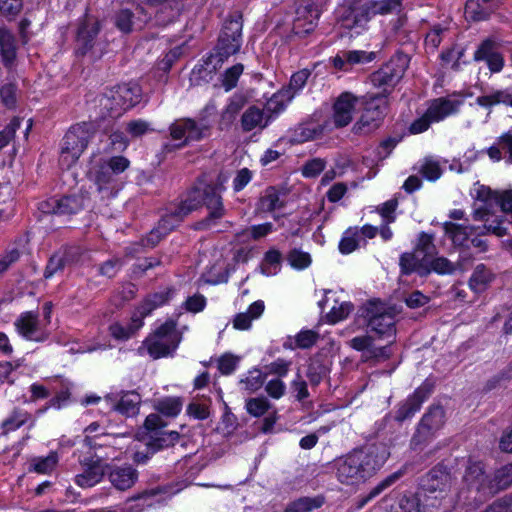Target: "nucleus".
<instances>
[{"mask_svg": "<svg viewBox=\"0 0 512 512\" xmlns=\"http://www.w3.org/2000/svg\"><path fill=\"white\" fill-rule=\"evenodd\" d=\"M265 377L259 370H253L248 373L246 378L241 380V384L244 385L245 391L248 393H253L259 390L263 383Z\"/></svg>", "mask_w": 512, "mask_h": 512, "instance_id": "09e8293b", "label": "nucleus"}, {"mask_svg": "<svg viewBox=\"0 0 512 512\" xmlns=\"http://www.w3.org/2000/svg\"><path fill=\"white\" fill-rule=\"evenodd\" d=\"M512 378V363L503 369L499 374L493 376L487 381L486 387L491 390L498 386H501Z\"/></svg>", "mask_w": 512, "mask_h": 512, "instance_id": "680f3d73", "label": "nucleus"}, {"mask_svg": "<svg viewBox=\"0 0 512 512\" xmlns=\"http://www.w3.org/2000/svg\"><path fill=\"white\" fill-rule=\"evenodd\" d=\"M115 25L123 33L132 31L134 25V15L129 9L120 10L115 16Z\"/></svg>", "mask_w": 512, "mask_h": 512, "instance_id": "8fccbe9b", "label": "nucleus"}, {"mask_svg": "<svg viewBox=\"0 0 512 512\" xmlns=\"http://www.w3.org/2000/svg\"><path fill=\"white\" fill-rule=\"evenodd\" d=\"M167 423L159 414H150L144 422L145 433L143 440L148 450L158 452L175 446L180 440V433L166 430Z\"/></svg>", "mask_w": 512, "mask_h": 512, "instance_id": "0eeeda50", "label": "nucleus"}, {"mask_svg": "<svg viewBox=\"0 0 512 512\" xmlns=\"http://www.w3.org/2000/svg\"><path fill=\"white\" fill-rule=\"evenodd\" d=\"M418 256V261L424 259H430L437 254V248L434 244V235L421 232L418 236L417 243L414 248V252Z\"/></svg>", "mask_w": 512, "mask_h": 512, "instance_id": "7c9ffc66", "label": "nucleus"}, {"mask_svg": "<svg viewBox=\"0 0 512 512\" xmlns=\"http://www.w3.org/2000/svg\"><path fill=\"white\" fill-rule=\"evenodd\" d=\"M182 405L183 402L180 398L170 397L160 400L156 408L165 416L175 417L180 413Z\"/></svg>", "mask_w": 512, "mask_h": 512, "instance_id": "c03bdc74", "label": "nucleus"}, {"mask_svg": "<svg viewBox=\"0 0 512 512\" xmlns=\"http://www.w3.org/2000/svg\"><path fill=\"white\" fill-rule=\"evenodd\" d=\"M169 295V291H162L150 295L146 299V301L140 306L138 311L139 316L143 319L145 316L149 315L153 309L165 304L169 299Z\"/></svg>", "mask_w": 512, "mask_h": 512, "instance_id": "58836bf2", "label": "nucleus"}, {"mask_svg": "<svg viewBox=\"0 0 512 512\" xmlns=\"http://www.w3.org/2000/svg\"><path fill=\"white\" fill-rule=\"evenodd\" d=\"M443 229L452 242L458 246H464L468 242L469 235L474 230L473 227L462 226L453 222H445Z\"/></svg>", "mask_w": 512, "mask_h": 512, "instance_id": "f704fd0d", "label": "nucleus"}, {"mask_svg": "<svg viewBox=\"0 0 512 512\" xmlns=\"http://www.w3.org/2000/svg\"><path fill=\"white\" fill-rule=\"evenodd\" d=\"M296 14L297 17L293 23V31L296 35L304 36L315 29L320 15L317 6L314 4L300 6Z\"/></svg>", "mask_w": 512, "mask_h": 512, "instance_id": "412c9836", "label": "nucleus"}, {"mask_svg": "<svg viewBox=\"0 0 512 512\" xmlns=\"http://www.w3.org/2000/svg\"><path fill=\"white\" fill-rule=\"evenodd\" d=\"M352 304L348 302L341 303L338 307L333 306L327 314L330 322L336 323L346 318L352 311Z\"/></svg>", "mask_w": 512, "mask_h": 512, "instance_id": "bf43d9fd", "label": "nucleus"}, {"mask_svg": "<svg viewBox=\"0 0 512 512\" xmlns=\"http://www.w3.org/2000/svg\"><path fill=\"white\" fill-rule=\"evenodd\" d=\"M386 107V99L381 95H376L367 101L360 119L353 126L354 133L366 134L376 129L384 117Z\"/></svg>", "mask_w": 512, "mask_h": 512, "instance_id": "f8f14e48", "label": "nucleus"}, {"mask_svg": "<svg viewBox=\"0 0 512 512\" xmlns=\"http://www.w3.org/2000/svg\"><path fill=\"white\" fill-rule=\"evenodd\" d=\"M494 42L490 39L484 40L478 49L474 53V59L476 61L486 60L490 56L494 55Z\"/></svg>", "mask_w": 512, "mask_h": 512, "instance_id": "338daca9", "label": "nucleus"}, {"mask_svg": "<svg viewBox=\"0 0 512 512\" xmlns=\"http://www.w3.org/2000/svg\"><path fill=\"white\" fill-rule=\"evenodd\" d=\"M474 203L472 216L475 221L488 222L497 205V191L490 187L475 184L471 193Z\"/></svg>", "mask_w": 512, "mask_h": 512, "instance_id": "2eb2a0df", "label": "nucleus"}, {"mask_svg": "<svg viewBox=\"0 0 512 512\" xmlns=\"http://www.w3.org/2000/svg\"><path fill=\"white\" fill-rule=\"evenodd\" d=\"M421 487L424 508L449 509L453 503L451 496L452 477L450 473L441 468L432 469L422 480Z\"/></svg>", "mask_w": 512, "mask_h": 512, "instance_id": "7ed1b4c3", "label": "nucleus"}, {"mask_svg": "<svg viewBox=\"0 0 512 512\" xmlns=\"http://www.w3.org/2000/svg\"><path fill=\"white\" fill-rule=\"evenodd\" d=\"M57 461V456L53 453L44 458L35 457L31 460V470L39 474L51 473L56 467Z\"/></svg>", "mask_w": 512, "mask_h": 512, "instance_id": "37998d69", "label": "nucleus"}, {"mask_svg": "<svg viewBox=\"0 0 512 512\" xmlns=\"http://www.w3.org/2000/svg\"><path fill=\"white\" fill-rule=\"evenodd\" d=\"M269 408L270 403L264 397L250 398L246 401L247 412L254 417L262 416Z\"/></svg>", "mask_w": 512, "mask_h": 512, "instance_id": "de8ad7c7", "label": "nucleus"}, {"mask_svg": "<svg viewBox=\"0 0 512 512\" xmlns=\"http://www.w3.org/2000/svg\"><path fill=\"white\" fill-rule=\"evenodd\" d=\"M429 390L422 386L419 387L411 396H409L405 402H403L395 413V420L403 422L406 419L412 417L417 412L423 401L427 398Z\"/></svg>", "mask_w": 512, "mask_h": 512, "instance_id": "a878e982", "label": "nucleus"}, {"mask_svg": "<svg viewBox=\"0 0 512 512\" xmlns=\"http://www.w3.org/2000/svg\"><path fill=\"white\" fill-rule=\"evenodd\" d=\"M271 117V113L266 114L263 109L252 105L241 116V129L243 132H250L254 129L263 130L268 126Z\"/></svg>", "mask_w": 512, "mask_h": 512, "instance_id": "5701e85b", "label": "nucleus"}, {"mask_svg": "<svg viewBox=\"0 0 512 512\" xmlns=\"http://www.w3.org/2000/svg\"><path fill=\"white\" fill-rule=\"evenodd\" d=\"M327 372L328 368L320 358L311 359L307 370V377L311 384H319L320 381L327 375Z\"/></svg>", "mask_w": 512, "mask_h": 512, "instance_id": "79ce46f5", "label": "nucleus"}, {"mask_svg": "<svg viewBox=\"0 0 512 512\" xmlns=\"http://www.w3.org/2000/svg\"><path fill=\"white\" fill-rule=\"evenodd\" d=\"M105 401L111 404L112 409L127 416H133L138 413L141 397L136 392H126L117 403L110 396H107Z\"/></svg>", "mask_w": 512, "mask_h": 512, "instance_id": "c85d7f7f", "label": "nucleus"}, {"mask_svg": "<svg viewBox=\"0 0 512 512\" xmlns=\"http://www.w3.org/2000/svg\"><path fill=\"white\" fill-rule=\"evenodd\" d=\"M143 325L142 318L140 316L132 317L131 322L123 326L119 323H115L110 326V332L112 336L119 340H126L133 336Z\"/></svg>", "mask_w": 512, "mask_h": 512, "instance_id": "c9c22d12", "label": "nucleus"}, {"mask_svg": "<svg viewBox=\"0 0 512 512\" xmlns=\"http://www.w3.org/2000/svg\"><path fill=\"white\" fill-rule=\"evenodd\" d=\"M395 321L390 312H383L372 316L369 320V327L371 331L375 332L379 338L388 340V343H393L395 339Z\"/></svg>", "mask_w": 512, "mask_h": 512, "instance_id": "bb28decb", "label": "nucleus"}, {"mask_svg": "<svg viewBox=\"0 0 512 512\" xmlns=\"http://www.w3.org/2000/svg\"><path fill=\"white\" fill-rule=\"evenodd\" d=\"M400 266L402 272L409 274L417 272L420 276H427L431 272L437 274H452L456 270V264L451 262L445 257H431L418 261V256L415 254L404 253L400 257Z\"/></svg>", "mask_w": 512, "mask_h": 512, "instance_id": "1a4fd4ad", "label": "nucleus"}, {"mask_svg": "<svg viewBox=\"0 0 512 512\" xmlns=\"http://www.w3.org/2000/svg\"><path fill=\"white\" fill-rule=\"evenodd\" d=\"M0 98L7 108H14L17 102V86L14 83H6L0 88Z\"/></svg>", "mask_w": 512, "mask_h": 512, "instance_id": "864d4df0", "label": "nucleus"}, {"mask_svg": "<svg viewBox=\"0 0 512 512\" xmlns=\"http://www.w3.org/2000/svg\"><path fill=\"white\" fill-rule=\"evenodd\" d=\"M497 191V205L506 214H512V189Z\"/></svg>", "mask_w": 512, "mask_h": 512, "instance_id": "e2e57ef3", "label": "nucleus"}, {"mask_svg": "<svg viewBox=\"0 0 512 512\" xmlns=\"http://www.w3.org/2000/svg\"><path fill=\"white\" fill-rule=\"evenodd\" d=\"M409 65V57L404 53H397L382 68L371 75V82L375 87L382 88L384 98L390 90L403 77Z\"/></svg>", "mask_w": 512, "mask_h": 512, "instance_id": "9b49d317", "label": "nucleus"}, {"mask_svg": "<svg viewBox=\"0 0 512 512\" xmlns=\"http://www.w3.org/2000/svg\"><path fill=\"white\" fill-rule=\"evenodd\" d=\"M495 489H505L512 485V463L505 465L495 472Z\"/></svg>", "mask_w": 512, "mask_h": 512, "instance_id": "49530a36", "label": "nucleus"}, {"mask_svg": "<svg viewBox=\"0 0 512 512\" xmlns=\"http://www.w3.org/2000/svg\"><path fill=\"white\" fill-rule=\"evenodd\" d=\"M179 342L180 336L175 323L167 321L143 342V346L152 358L158 359L172 354Z\"/></svg>", "mask_w": 512, "mask_h": 512, "instance_id": "6e6552de", "label": "nucleus"}, {"mask_svg": "<svg viewBox=\"0 0 512 512\" xmlns=\"http://www.w3.org/2000/svg\"><path fill=\"white\" fill-rule=\"evenodd\" d=\"M104 474V465L100 460L85 461L83 463V472L75 477V482L82 488H90L98 484Z\"/></svg>", "mask_w": 512, "mask_h": 512, "instance_id": "b1692460", "label": "nucleus"}, {"mask_svg": "<svg viewBox=\"0 0 512 512\" xmlns=\"http://www.w3.org/2000/svg\"><path fill=\"white\" fill-rule=\"evenodd\" d=\"M445 411L441 406H434L422 417L411 444L416 447L430 439L444 424Z\"/></svg>", "mask_w": 512, "mask_h": 512, "instance_id": "f3484780", "label": "nucleus"}, {"mask_svg": "<svg viewBox=\"0 0 512 512\" xmlns=\"http://www.w3.org/2000/svg\"><path fill=\"white\" fill-rule=\"evenodd\" d=\"M169 130L172 139L181 140L180 146H184L190 141H199L208 136L210 126L191 118H183L173 122Z\"/></svg>", "mask_w": 512, "mask_h": 512, "instance_id": "4468645a", "label": "nucleus"}, {"mask_svg": "<svg viewBox=\"0 0 512 512\" xmlns=\"http://www.w3.org/2000/svg\"><path fill=\"white\" fill-rule=\"evenodd\" d=\"M455 111L456 105L454 102L443 98L436 99L431 103L426 113L411 124L410 131L414 134L422 133L429 128L431 123L439 122Z\"/></svg>", "mask_w": 512, "mask_h": 512, "instance_id": "dca6fc26", "label": "nucleus"}, {"mask_svg": "<svg viewBox=\"0 0 512 512\" xmlns=\"http://www.w3.org/2000/svg\"><path fill=\"white\" fill-rule=\"evenodd\" d=\"M122 266V262L118 258L110 259L105 261L99 267V273L102 276L112 278L114 277Z\"/></svg>", "mask_w": 512, "mask_h": 512, "instance_id": "0e129e2a", "label": "nucleus"}, {"mask_svg": "<svg viewBox=\"0 0 512 512\" xmlns=\"http://www.w3.org/2000/svg\"><path fill=\"white\" fill-rule=\"evenodd\" d=\"M140 100V88L134 84H123L110 90L100 99V105L111 117H118L123 111L133 107Z\"/></svg>", "mask_w": 512, "mask_h": 512, "instance_id": "9d476101", "label": "nucleus"}, {"mask_svg": "<svg viewBox=\"0 0 512 512\" xmlns=\"http://www.w3.org/2000/svg\"><path fill=\"white\" fill-rule=\"evenodd\" d=\"M311 72L308 69H302L296 73H294L290 79L289 89L294 90V92L300 90L306 84Z\"/></svg>", "mask_w": 512, "mask_h": 512, "instance_id": "69168bd1", "label": "nucleus"}, {"mask_svg": "<svg viewBox=\"0 0 512 512\" xmlns=\"http://www.w3.org/2000/svg\"><path fill=\"white\" fill-rule=\"evenodd\" d=\"M198 204L199 201H196V198H190L181 202L179 205L170 208L158 223L159 229L162 230V234L167 235L171 232L188 214L198 209Z\"/></svg>", "mask_w": 512, "mask_h": 512, "instance_id": "6ab92c4d", "label": "nucleus"}, {"mask_svg": "<svg viewBox=\"0 0 512 512\" xmlns=\"http://www.w3.org/2000/svg\"><path fill=\"white\" fill-rule=\"evenodd\" d=\"M19 126L20 120L18 118H13L10 123L2 131H0V150L13 139Z\"/></svg>", "mask_w": 512, "mask_h": 512, "instance_id": "052dcab7", "label": "nucleus"}, {"mask_svg": "<svg viewBox=\"0 0 512 512\" xmlns=\"http://www.w3.org/2000/svg\"><path fill=\"white\" fill-rule=\"evenodd\" d=\"M463 483L466 485L468 492H484L489 493L494 489L493 485L487 482V478L481 462H469L466 467Z\"/></svg>", "mask_w": 512, "mask_h": 512, "instance_id": "aec40b11", "label": "nucleus"}, {"mask_svg": "<svg viewBox=\"0 0 512 512\" xmlns=\"http://www.w3.org/2000/svg\"><path fill=\"white\" fill-rule=\"evenodd\" d=\"M130 161L124 156H114L101 160L90 171L91 179L103 198H109L117 193L116 176L124 172Z\"/></svg>", "mask_w": 512, "mask_h": 512, "instance_id": "39448f33", "label": "nucleus"}, {"mask_svg": "<svg viewBox=\"0 0 512 512\" xmlns=\"http://www.w3.org/2000/svg\"><path fill=\"white\" fill-rule=\"evenodd\" d=\"M66 262L62 256V254H60V252H56L54 253L49 261H48V264L45 268V271H44V277L46 279H49L51 278L53 275H55L57 272L59 271H62L64 269V267L66 266Z\"/></svg>", "mask_w": 512, "mask_h": 512, "instance_id": "5fc2aeb1", "label": "nucleus"}, {"mask_svg": "<svg viewBox=\"0 0 512 512\" xmlns=\"http://www.w3.org/2000/svg\"><path fill=\"white\" fill-rule=\"evenodd\" d=\"M283 207L279 192L274 187H269L260 199V208L263 211L271 212Z\"/></svg>", "mask_w": 512, "mask_h": 512, "instance_id": "a19ab883", "label": "nucleus"}, {"mask_svg": "<svg viewBox=\"0 0 512 512\" xmlns=\"http://www.w3.org/2000/svg\"><path fill=\"white\" fill-rule=\"evenodd\" d=\"M100 31L98 20L92 16H86L77 33V51L84 55L93 46V40Z\"/></svg>", "mask_w": 512, "mask_h": 512, "instance_id": "4be33fe9", "label": "nucleus"}, {"mask_svg": "<svg viewBox=\"0 0 512 512\" xmlns=\"http://www.w3.org/2000/svg\"><path fill=\"white\" fill-rule=\"evenodd\" d=\"M95 129L91 123H80L72 126L63 138L60 161L70 167L87 148Z\"/></svg>", "mask_w": 512, "mask_h": 512, "instance_id": "423d86ee", "label": "nucleus"}, {"mask_svg": "<svg viewBox=\"0 0 512 512\" xmlns=\"http://www.w3.org/2000/svg\"><path fill=\"white\" fill-rule=\"evenodd\" d=\"M493 278L494 274L485 265L479 264L470 277L469 286L473 291L479 293L487 288Z\"/></svg>", "mask_w": 512, "mask_h": 512, "instance_id": "473e14b6", "label": "nucleus"}, {"mask_svg": "<svg viewBox=\"0 0 512 512\" xmlns=\"http://www.w3.org/2000/svg\"><path fill=\"white\" fill-rule=\"evenodd\" d=\"M325 168V162L316 158L307 162L303 167V174L306 177H315L319 175Z\"/></svg>", "mask_w": 512, "mask_h": 512, "instance_id": "774afa93", "label": "nucleus"}, {"mask_svg": "<svg viewBox=\"0 0 512 512\" xmlns=\"http://www.w3.org/2000/svg\"><path fill=\"white\" fill-rule=\"evenodd\" d=\"M359 231L357 228H349L345 231L339 243V250L343 254H349L359 247L358 242Z\"/></svg>", "mask_w": 512, "mask_h": 512, "instance_id": "a18cd8bd", "label": "nucleus"}, {"mask_svg": "<svg viewBox=\"0 0 512 512\" xmlns=\"http://www.w3.org/2000/svg\"><path fill=\"white\" fill-rule=\"evenodd\" d=\"M357 104L358 98L350 92H343L336 98L332 115L336 128H343L351 123Z\"/></svg>", "mask_w": 512, "mask_h": 512, "instance_id": "a211bd4d", "label": "nucleus"}, {"mask_svg": "<svg viewBox=\"0 0 512 512\" xmlns=\"http://www.w3.org/2000/svg\"><path fill=\"white\" fill-rule=\"evenodd\" d=\"M110 483L117 490L125 491L134 486L138 472L130 465L112 467L108 473Z\"/></svg>", "mask_w": 512, "mask_h": 512, "instance_id": "393cba45", "label": "nucleus"}, {"mask_svg": "<svg viewBox=\"0 0 512 512\" xmlns=\"http://www.w3.org/2000/svg\"><path fill=\"white\" fill-rule=\"evenodd\" d=\"M265 310L262 300L253 302L246 312L238 313L233 320V327L237 330H247L251 327L252 321L258 319Z\"/></svg>", "mask_w": 512, "mask_h": 512, "instance_id": "c756f323", "label": "nucleus"}, {"mask_svg": "<svg viewBox=\"0 0 512 512\" xmlns=\"http://www.w3.org/2000/svg\"><path fill=\"white\" fill-rule=\"evenodd\" d=\"M476 102L482 107H492L501 103L512 106V94L507 91L498 90L490 95L477 97Z\"/></svg>", "mask_w": 512, "mask_h": 512, "instance_id": "4c0bfd02", "label": "nucleus"}, {"mask_svg": "<svg viewBox=\"0 0 512 512\" xmlns=\"http://www.w3.org/2000/svg\"><path fill=\"white\" fill-rule=\"evenodd\" d=\"M318 338V333L312 330L301 331L295 336L296 346L301 349L310 348L317 342Z\"/></svg>", "mask_w": 512, "mask_h": 512, "instance_id": "13d9d810", "label": "nucleus"}, {"mask_svg": "<svg viewBox=\"0 0 512 512\" xmlns=\"http://www.w3.org/2000/svg\"><path fill=\"white\" fill-rule=\"evenodd\" d=\"M38 315L33 312L23 313L15 322L18 332L27 339H34L33 335L38 329Z\"/></svg>", "mask_w": 512, "mask_h": 512, "instance_id": "72a5a7b5", "label": "nucleus"}, {"mask_svg": "<svg viewBox=\"0 0 512 512\" xmlns=\"http://www.w3.org/2000/svg\"><path fill=\"white\" fill-rule=\"evenodd\" d=\"M288 261L294 268L303 269L310 265L311 258L308 253L294 249L289 253Z\"/></svg>", "mask_w": 512, "mask_h": 512, "instance_id": "4d7b16f0", "label": "nucleus"}, {"mask_svg": "<svg viewBox=\"0 0 512 512\" xmlns=\"http://www.w3.org/2000/svg\"><path fill=\"white\" fill-rule=\"evenodd\" d=\"M388 449L373 444L341 458L337 462V478L341 483L355 485L373 476L386 462Z\"/></svg>", "mask_w": 512, "mask_h": 512, "instance_id": "f257e3e1", "label": "nucleus"}, {"mask_svg": "<svg viewBox=\"0 0 512 512\" xmlns=\"http://www.w3.org/2000/svg\"><path fill=\"white\" fill-rule=\"evenodd\" d=\"M419 172L429 181H435L441 176L442 170L437 161L426 158Z\"/></svg>", "mask_w": 512, "mask_h": 512, "instance_id": "603ef678", "label": "nucleus"}, {"mask_svg": "<svg viewBox=\"0 0 512 512\" xmlns=\"http://www.w3.org/2000/svg\"><path fill=\"white\" fill-rule=\"evenodd\" d=\"M84 207V199L82 196L73 195L58 199L56 214L70 215L77 213Z\"/></svg>", "mask_w": 512, "mask_h": 512, "instance_id": "e433bc0d", "label": "nucleus"}, {"mask_svg": "<svg viewBox=\"0 0 512 512\" xmlns=\"http://www.w3.org/2000/svg\"><path fill=\"white\" fill-rule=\"evenodd\" d=\"M244 67L242 64H236L227 69L223 75L222 84L226 91L236 87L240 75L243 73Z\"/></svg>", "mask_w": 512, "mask_h": 512, "instance_id": "3c124183", "label": "nucleus"}, {"mask_svg": "<svg viewBox=\"0 0 512 512\" xmlns=\"http://www.w3.org/2000/svg\"><path fill=\"white\" fill-rule=\"evenodd\" d=\"M321 505V502H318L315 499L310 498H301L292 504H290L285 512H310L314 508H317Z\"/></svg>", "mask_w": 512, "mask_h": 512, "instance_id": "6e6d98bb", "label": "nucleus"}, {"mask_svg": "<svg viewBox=\"0 0 512 512\" xmlns=\"http://www.w3.org/2000/svg\"><path fill=\"white\" fill-rule=\"evenodd\" d=\"M497 8L496 0H468L465 5V17L472 21H483Z\"/></svg>", "mask_w": 512, "mask_h": 512, "instance_id": "cd10ccee", "label": "nucleus"}, {"mask_svg": "<svg viewBox=\"0 0 512 512\" xmlns=\"http://www.w3.org/2000/svg\"><path fill=\"white\" fill-rule=\"evenodd\" d=\"M30 415L19 409H15L12 414L2 423L3 434H8L25 424Z\"/></svg>", "mask_w": 512, "mask_h": 512, "instance_id": "ea45409f", "label": "nucleus"}, {"mask_svg": "<svg viewBox=\"0 0 512 512\" xmlns=\"http://www.w3.org/2000/svg\"><path fill=\"white\" fill-rule=\"evenodd\" d=\"M242 27V16L238 12L233 13L226 19L218 39L216 52L210 54L205 60L207 66L211 65L216 70L221 67L228 57L239 51Z\"/></svg>", "mask_w": 512, "mask_h": 512, "instance_id": "20e7f679", "label": "nucleus"}, {"mask_svg": "<svg viewBox=\"0 0 512 512\" xmlns=\"http://www.w3.org/2000/svg\"><path fill=\"white\" fill-rule=\"evenodd\" d=\"M0 55L6 66L12 65L16 58L15 39L5 28H0Z\"/></svg>", "mask_w": 512, "mask_h": 512, "instance_id": "2f4dec72", "label": "nucleus"}, {"mask_svg": "<svg viewBox=\"0 0 512 512\" xmlns=\"http://www.w3.org/2000/svg\"><path fill=\"white\" fill-rule=\"evenodd\" d=\"M228 180V175L220 172L215 180L206 181L205 176L199 179L198 185L190 193L187 199H194L199 201L198 208L203 205L208 210V216L197 223V229H204L225 215V208L222 200L221 193L225 190V183Z\"/></svg>", "mask_w": 512, "mask_h": 512, "instance_id": "f03ea898", "label": "nucleus"}, {"mask_svg": "<svg viewBox=\"0 0 512 512\" xmlns=\"http://www.w3.org/2000/svg\"><path fill=\"white\" fill-rule=\"evenodd\" d=\"M399 6V0H369L353 11V23L350 24V19L347 18L344 20V26L347 28L363 26L369 21L371 16L391 13L398 9Z\"/></svg>", "mask_w": 512, "mask_h": 512, "instance_id": "ddd939ff", "label": "nucleus"}]
</instances>
